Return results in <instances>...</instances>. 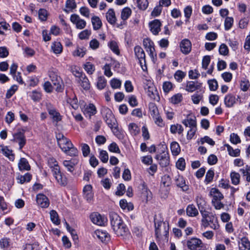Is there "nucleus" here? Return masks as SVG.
Segmentation results:
<instances>
[{"label":"nucleus","instance_id":"nucleus-15","mask_svg":"<svg viewBox=\"0 0 250 250\" xmlns=\"http://www.w3.org/2000/svg\"><path fill=\"white\" fill-rule=\"evenodd\" d=\"M115 233L117 236H121L125 240H128L131 237L130 233L125 224L120 227Z\"/></svg>","mask_w":250,"mask_h":250},{"label":"nucleus","instance_id":"nucleus-39","mask_svg":"<svg viewBox=\"0 0 250 250\" xmlns=\"http://www.w3.org/2000/svg\"><path fill=\"white\" fill-rule=\"evenodd\" d=\"M0 209L4 214L7 213L11 210L10 207L5 202L4 198L0 196Z\"/></svg>","mask_w":250,"mask_h":250},{"label":"nucleus","instance_id":"nucleus-9","mask_svg":"<svg viewBox=\"0 0 250 250\" xmlns=\"http://www.w3.org/2000/svg\"><path fill=\"white\" fill-rule=\"evenodd\" d=\"M90 219L92 223L98 226H104L107 223V219L99 213L94 212L90 215Z\"/></svg>","mask_w":250,"mask_h":250},{"label":"nucleus","instance_id":"nucleus-49","mask_svg":"<svg viewBox=\"0 0 250 250\" xmlns=\"http://www.w3.org/2000/svg\"><path fill=\"white\" fill-rule=\"evenodd\" d=\"M239 171L243 176L246 177V180L248 182H250V166L246 165L243 168L240 169Z\"/></svg>","mask_w":250,"mask_h":250},{"label":"nucleus","instance_id":"nucleus-10","mask_svg":"<svg viewBox=\"0 0 250 250\" xmlns=\"http://www.w3.org/2000/svg\"><path fill=\"white\" fill-rule=\"evenodd\" d=\"M81 110L83 114L86 116L91 119L92 116L95 115L97 113V110L96 106L92 103L85 104L82 108Z\"/></svg>","mask_w":250,"mask_h":250},{"label":"nucleus","instance_id":"nucleus-56","mask_svg":"<svg viewBox=\"0 0 250 250\" xmlns=\"http://www.w3.org/2000/svg\"><path fill=\"white\" fill-rule=\"evenodd\" d=\"M57 182L62 186H65L67 184V178L66 176L63 174L61 173L55 177Z\"/></svg>","mask_w":250,"mask_h":250},{"label":"nucleus","instance_id":"nucleus-60","mask_svg":"<svg viewBox=\"0 0 250 250\" xmlns=\"http://www.w3.org/2000/svg\"><path fill=\"white\" fill-rule=\"evenodd\" d=\"M81 146L83 156L84 157H88L90 153V148L89 146L87 144L84 143L82 144Z\"/></svg>","mask_w":250,"mask_h":250},{"label":"nucleus","instance_id":"nucleus-31","mask_svg":"<svg viewBox=\"0 0 250 250\" xmlns=\"http://www.w3.org/2000/svg\"><path fill=\"white\" fill-rule=\"evenodd\" d=\"M208 227H209L211 229L216 230L220 228V225L218 223L217 218L214 216H212L208 220Z\"/></svg>","mask_w":250,"mask_h":250},{"label":"nucleus","instance_id":"nucleus-55","mask_svg":"<svg viewBox=\"0 0 250 250\" xmlns=\"http://www.w3.org/2000/svg\"><path fill=\"white\" fill-rule=\"evenodd\" d=\"M234 20L232 17H227L224 21V28L225 30H229L233 24Z\"/></svg>","mask_w":250,"mask_h":250},{"label":"nucleus","instance_id":"nucleus-5","mask_svg":"<svg viewBox=\"0 0 250 250\" xmlns=\"http://www.w3.org/2000/svg\"><path fill=\"white\" fill-rule=\"evenodd\" d=\"M186 245L189 250H206V245L200 238L192 237L186 241Z\"/></svg>","mask_w":250,"mask_h":250},{"label":"nucleus","instance_id":"nucleus-41","mask_svg":"<svg viewBox=\"0 0 250 250\" xmlns=\"http://www.w3.org/2000/svg\"><path fill=\"white\" fill-rule=\"evenodd\" d=\"M240 88L241 90L246 92L250 88V83L246 78H242L240 82Z\"/></svg>","mask_w":250,"mask_h":250},{"label":"nucleus","instance_id":"nucleus-30","mask_svg":"<svg viewBox=\"0 0 250 250\" xmlns=\"http://www.w3.org/2000/svg\"><path fill=\"white\" fill-rule=\"evenodd\" d=\"M106 18L111 24H114L117 21L115 13L113 9H109L106 13Z\"/></svg>","mask_w":250,"mask_h":250},{"label":"nucleus","instance_id":"nucleus-46","mask_svg":"<svg viewBox=\"0 0 250 250\" xmlns=\"http://www.w3.org/2000/svg\"><path fill=\"white\" fill-rule=\"evenodd\" d=\"M149 112L151 117H153L160 114L159 110L155 104L150 103L148 104Z\"/></svg>","mask_w":250,"mask_h":250},{"label":"nucleus","instance_id":"nucleus-22","mask_svg":"<svg viewBox=\"0 0 250 250\" xmlns=\"http://www.w3.org/2000/svg\"><path fill=\"white\" fill-rule=\"evenodd\" d=\"M161 23L158 20H155L149 23L151 32L154 35H157L161 30Z\"/></svg>","mask_w":250,"mask_h":250},{"label":"nucleus","instance_id":"nucleus-26","mask_svg":"<svg viewBox=\"0 0 250 250\" xmlns=\"http://www.w3.org/2000/svg\"><path fill=\"white\" fill-rule=\"evenodd\" d=\"M141 197L143 201L147 202L152 198V193L150 190L145 185L142 189Z\"/></svg>","mask_w":250,"mask_h":250},{"label":"nucleus","instance_id":"nucleus-18","mask_svg":"<svg viewBox=\"0 0 250 250\" xmlns=\"http://www.w3.org/2000/svg\"><path fill=\"white\" fill-rule=\"evenodd\" d=\"M181 51L184 54H189L191 50V43L188 39L183 40L180 43Z\"/></svg>","mask_w":250,"mask_h":250},{"label":"nucleus","instance_id":"nucleus-12","mask_svg":"<svg viewBox=\"0 0 250 250\" xmlns=\"http://www.w3.org/2000/svg\"><path fill=\"white\" fill-rule=\"evenodd\" d=\"M49 76L57 91H61L62 90V81L60 76L54 71H49Z\"/></svg>","mask_w":250,"mask_h":250},{"label":"nucleus","instance_id":"nucleus-50","mask_svg":"<svg viewBox=\"0 0 250 250\" xmlns=\"http://www.w3.org/2000/svg\"><path fill=\"white\" fill-rule=\"evenodd\" d=\"M227 148L229 154L231 157H238L240 155V150L238 148L234 149L230 146L227 144L225 145Z\"/></svg>","mask_w":250,"mask_h":250},{"label":"nucleus","instance_id":"nucleus-23","mask_svg":"<svg viewBox=\"0 0 250 250\" xmlns=\"http://www.w3.org/2000/svg\"><path fill=\"white\" fill-rule=\"evenodd\" d=\"M182 123L189 128L197 127L196 117L192 115H188L186 119L183 120Z\"/></svg>","mask_w":250,"mask_h":250},{"label":"nucleus","instance_id":"nucleus-2","mask_svg":"<svg viewBox=\"0 0 250 250\" xmlns=\"http://www.w3.org/2000/svg\"><path fill=\"white\" fill-rule=\"evenodd\" d=\"M155 235L159 238L161 235H167L169 230L168 223L164 221L161 214L156 215L154 217Z\"/></svg>","mask_w":250,"mask_h":250},{"label":"nucleus","instance_id":"nucleus-7","mask_svg":"<svg viewBox=\"0 0 250 250\" xmlns=\"http://www.w3.org/2000/svg\"><path fill=\"white\" fill-rule=\"evenodd\" d=\"M144 88L147 96L151 99L156 101H159L160 97L158 91L151 81H146V83L145 84Z\"/></svg>","mask_w":250,"mask_h":250},{"label":"nucleus","instance_id":"nucleus-3","mask_svg":"<svg viewBox=\"0 0 250 250\" xmlns=\"http://www.w3.org/2000/svg\"><path fill=\"white\" fill-rule=\"evenodd\" d=\"M155 159L162 167H166L169 164V155L166 145L164 144L158 145Z\"/></svg>","mask_w":250,"mask_h":250},{"label":"nucleus","instance_id":"nucleus-14","mask_svg":"<svg viewBox=\"0 0 250 250\" xmlns=\"http://www.w3.org/2000/svg\"><path fill=\"white\" fill-rule=\"evenodd\" d=\"M36 200L37 205L42 208H47L49 206V200L43 194H38L36 195Z\"/></svg>","mask_w":250,"mask_h":250},{"label":"nucleus","instance_id":"nucleus-51","mask_svg":"<svg viewBox=\"0 0 250 250\" xmlns=\"http://www.w3.org/2000/svg\"><path fill=\"white\" fill-rule=\"evenodd\" d=\"M50 219L52 223L56 225H58L60 224L61 221L59 218V215L56 211L52 210L50 212Z\"/></svg>","mask_w":250,"mask_h":250},{"label":"nucleus","instance_id":"nucleus-37","mask_svg":"<svg viewBox=\"0 0 250 250\" xmlns=\"http://www.w3.org/2000/svg\"><path fill=\"white\" fill-rule=\"evenodd\" d=\"M48 111L49 115L53 119V121L58 122V121L61 120V116L60 114L56 111V109L53 108H48Z\"/></svg>","mask_w":250,"mask_h":250},{"label":"nucleus","instance_id":"nucleus-16","mask_svg":"<svg viewBox=\"0 0 250 250\" xmlns=\"http://www.w3.org/2000/svg\"><path fill=\"white\" fill-rule=\"evenodd\" d=\"M93 236L102 242H107L110 239L108 233L105 231L100 229L96 230L93 232Z\"/></svg>","mask_w":250,"mask_h":250},{"label":"nucleus","instance_id":"nucleus-4","mask_svg":"<svg viewBox=\"0 0 250 250\" xmlns=\"http://www.w3.org/2000/svg\"><path fill=\"white\" fill-rule=\"evenodd\" d=\"M209 195L212 197V203L215 209H220L224 207V205L221 202L224 196L217 188H212Z\"/></svg>","mask_w":250,"mask_h":250},{"label":"nucleus","instance_id":"nucleus-53","mask_svg":"<svg viewBox=\"0 0 250 250\" xmlns=\"http://www.w3.org/2000/svg\"><path fill=\"white\" fill-rule=\"evenodd\" d=\"M120 206L122 209L128 210H131L134 208L133 204L131 203H127V201L125 199L120 200Z\"/></svg>","mask_w":250,"mask_h":250},{"label":"nucleus","instance_id":"nucleus-40","mask_svg":"<svg viewBox=\"0 0 250 250\" xmlns=\"http://www.w3.org/2000/svg\"><path fill=\"white\" fill-rule=\"evenodd\" d=\"M183 100V97L181 93H177L173 95L169 99V102L173 104H180Z\"/></svg>","mask_w":250,"mask_h":250},{"label":"nucleus","instance_id":"nucleus-57","mask_svg":"<svg viewBox=\"0 0 250 250\" xmlns=\"http://www.w3.org/2000/svg\"><path fill=\"white\" fill-rule=\"evenodd\" d=\"M171 184V180L169 175H165L162 177L161 186L169 187Z\"/></svg>","mask_w":250,"mask_h":250},{"label":"nucleus","instance_id":"nucleus-47","mask_svg":"<svg viewBox=\"0 0 250 250\" xmlns=\"http://www.w3.org/2000/svg\"><path fill=\"white\" fill-rule=\"evenodd\" d=\"M51 50L56 54H61L62 51L61 43L60 42H54L51 45Z\"/></svg>","mask_w":250,"mask_h":250},{"label":"nucleus","instance_id":"nucleus-32","mask_svg":"<svg viewBox=\"0 0 250 250\" xmlns=\"http://www.w3.org/2000/svg\"><path fill=\"white\" fill-rule=\"evenodd\" d=\"M19 168L20 170H29L30 166L28 161L24 158H21L18 163Z\"/></svg>","mask_w":250,"mask_h":250},{"label":"nucleus","instance_id":"nucleus-29","mask_svg":"<svg viewBox=\"0 0 250 250\" xmlns=\"http://www.w3.org/2000/svg\"><path fill=\"white\" fill-rule=\"evenodd\" d=\"M0 149L2 154L8 159L13 161L15 158L14 155L11 149L8 148V146H0Z\"/></svg>","mask_w":250,"mask_h":250},{"label":"nucleus","instance_id":"nucleus-45","mask_svg":"<svg viewBox=\"0 0 250 250\" xmlns=\"http://www.w3.org/2000/svg\"><path fill=\"white\" fill-rule=\"evenodd\" d=\"M231 183L234 185H238L240 183V175L239 173L231 171L230 173Z\"/></svg>","mask_w":250,"mask_h":250},{"label":"nucleus","instance_id":"nucleus-1","mask_svg":"<svg viewBox=\"0 0 250 250\" xmlns=\"http://www.w3.org/2000/svg\"><path fill=\"white\" fill-rule=\"evenodd\" d=\"M56 137L58 144L61 150L66 154L69 156L75 155L77 149L73 146L71 142L61 133L56 134Z\"/></svg>","mask_w":250,"mask_h":250},{"label":"nucleus","instance_id":"nucleus-28","mask_svg":"<svg viewBox=\"0 0 250 250\" xmlns=\"http://www.w3.org/2000/svg\"><path fill=\"white\" fill-rule=\"evenodd\" d=\"M15 140L17 141L20 146V149H21L26 143V139L24 134L21 132H18L14 135Z\"/></svg>","mask_w":250,"mask_h":250},{"label":"nucleus","instance_id":"nucleus-8","mask_svg":"<svg viewBox=\"0 0 250 250\" xmlns=\"http://www.w3.org/2000/svg\"><path fill=\"white\" fill-rule=\"evenodd\" d=\"M110 220L111 226L114 232L118 230L120 227L125 224L121 217L116 213L110 214Z\"/></svg>","mask_w":250,"mask_h":250},{"label":"nucleus","instance_id":"nucleus-20","mask_svg":"<svg viewBox=\"0 0 250 250\" xmlns=\"http://www.w3.org/2000/svg\"><path fill=\"white\" fill-rule=\"evenodd\" d=\"M78 163V160L76 159H71L70 160H64L63 162L64 167L68 171L72 173L75 170L76 167Z\"/></svg>","mask_w":250,"mask_h":250},{"label":"nucleus","instance_id":"nucleus-58","mask_svg":"<svg viewBox=\"0 0 250 250\" xmlns=\"http://www.w3.org/2000/svg\"><path fill=\"white\" fill-rule=\"evenodd\" d=\"M40 249L39 243L34 242L32 244H26L24 247L23 250H40Z\"/></svg>","mask_w":250,"mask_h":250},{"label":"nucleus","instance_id":"nucleus-21","mask_svg":"<svg viewBox=\"0 0 250 250\" xmlns=\"http://www.w3.org/2000/svg\"><path fill=\"white\" fill-rule=\"evenodd\" d=\"M202 83L198 82L189 81L187 83L185 90L188 92H193L199 89Z\"/></svg>","mask_w":250,"mask_h":250},{"label":"nucleus","instance_id":"nucleus-6","mask_svg":"<svg viewBox=\"0 0 250 250\" xmlns=\"http://www.w3.org/2000/svg\"><path fill=\"white\" fill-rule=\"evenodd\" d=\"M136 58L138 60L140 65L144 71L147 70L146 61V54L143 49L139 45L135 46L134 48Z\"/></svg>","mask_w":250,"mask_h":250},{"label":"nucleus","instance_id":"nucleus-48","mask_svg":"<svg viewBox=\"0 0 250 250\" xmlns=\"http://www.w3.org/2000/svg\"><path fill=\"white\" fill-rule=\"evenodd\" d=\"M170 132L172 134L178 133L179 134H182L184 131L183 126L180 124L172 125L170 127Z\"/></svg>","mask_w":250,"mask_h":250},{"label":"nucleus","instance_id":"nucleus-13","mask_svg":"<svg viewBox=\"0 0 250 250\" xmlns=\"http://www.w3.org/2000/svg\"><path fill=\"white\" fill-rule=\"evenodd\" d=\"M77 102V98L75 95L73 98H70L67 100V103L69 104L70 106L72 107L71 113L76 120H78V112L77 111L78 104Z\"/></svg>","mask_w":250,"mask_h":250},{"label":"nucleus","instance_id":"nucleus-25","mask_svg":"<svg viewBox=\"0 0 250 250\" xmlns=\"http://www.w3.org/2000/svg\"><path fill=\"white\" fill-rule=\"evenodd\" d=\"M236 102V97L232 94H228L224 98V104L227 107H232Z\"/></svg>","mask_w":250,"mask_h":250},{"label":"nucleus","instance_id":"nucleus-34","mask_svg":"<svg viewBox=\"0 0 250 250\" xmlns=\"http://www.w3.org/2000/svg\"><path fill=\"white\" fill-rule=\"evenodd\" d=\"M187 214L189 217H195L198 214V211L193 204L189 205L186 209Z\"/></svg>","mask_w":250,"mask_h":250},{"label":"nucleus","instance_id":"nucleus-59","mask_svg":"<svg viewBox=\"0 0 250 250\" xmlns=\"http://www.w3.org/2000/svg\"><path fill=\"white\" fill-rule=\"evenodd\" d=\"M99 158L100 160L104 163H106L108 160V154L106 151L99 149Z\"/></svg>","mask_w":250,"mask_h":250},{"label":"nucleus","instance_id":"nucleus-36","mask_svg":"<svg viewBox=\"0 0 250 250\" xmlns=\"http://www.w3.org/2000/svg\"><path fill=\"white\" fill-rule=\"evenodd\" d=\"M170 150L173 156H177L181 152V147L179 144L175 141L171 142L170 144Z\"/></svg>","mask_w":250,"mask_h":250},{"label":"nucleus","instance_id":"nucleus-64","mask_svg":"<svg viewBox=\"0 0 250 250\" xmlns=\"http://www.w3.org/2000/svg\"><path fill=\"white\" fill-rule=\"evenodd\" d=\"M203 95L202 93H196L191 97V100L194 104H198L203 100Z\"/></svg>","mask_w":250,"mask_h":250},{"label":"nucleus","instance_id":"nucleus-44","mask_svg":"<svg viewBox=\"0 0 250 250\" xmlns=\"http://www.w3.org/2000/svg\"><path fill=\"white\" fill-rule=\"evenodd\" d=\"M108 46L112 51L113 53L117 55L120 53L118 43L115 41H111L108 43Z\"/></svg>","mask_w":250,"mask_h":250},{"label":"nucleus","instance_id":"nucleus-54","mask_svg":"<svg viewBox=\"0 0 250 250\" xmlns=\"http://www.w3.org/2000/svg\"><path fill=\"white\" fill-rule=\"evenodd\" d=\"M107 81L104 76H100L98 78L97 82V88L102 90L105 88L106 85Z\"/></svg>","mask_w":250,"mask_h":250},{"label":"nucleus","instance_id":"nucleus-63","mask_svg":"<svg viewBox=\"0 0 250 250\" xmlns=\"http://www.w3.org/2000/svg\"><path fill=\"white\" fill-rule=\"evenodd\" d=\"M137 3L138 8L142 10H145L148 6L147 0H137Z\"/></svg>","mask_w":250,"mask_h":250},{"label":"nucleus","instance_id":"nucleus-52","mask_svg":"<svg viewBox=\"0 0 250 250\" xmlns=\"http://www.w3.org/2000/svg\"><path fill=\"white\" fill-rule=\"evenodd\" d=\"M31 178L32 175L29 173H26L24 175L19 176L17 180L18 183L22 184L25 182H29Z\"/></svg>","mask_w":250,"mask_h":250},{"label":"nucleus","instance_id":"nucleus-62","mask_svg":"<svg viewBox=\"0 0 250 250\" xmlns=\"http://www.w3.org/2000/svg\"><path fill=\"white\" fill-rule=\"evenodd\" d=\"M111 87L113 89H118L121 86L122 81L117 78H113L110 81Z\"/></svg>","mask_w":250,"mask_h":250},{"label":"nucleus","instance_id":"nucleus-24","mask_svg":"<svg viewBox=\"0 0 250 250\" xmlns=\"http://www.w3.org/2000/svg\"><path fill=\"white\" fill-rule=\"evenodd\" d=\"M92 188L90 185L85 186L83 189L84 198L88 202H90L93 199V194L92 191Z\"/></svg>","mask_w":250,"mask_h":250},{"label":"nucleus","instance_id":"nucleus-17","mask_svg":"<svg viewBox=\"0 0 250 250\" xmlns=\"http://www.w3.org/2000/svg\"><path fill=\"white\" fill-rule=\"evenodd\" d=\"M200 210L202 215L201 226L205 229L208 228V220L214 215L205 209H201Z\"/></svg>","mask_w":250,"mask_h":250},{"label":"nucleus","instance_id":"nucleus-38","mask_svg":"<svg viewBox=\"0 0 250 250\" xmlns=\"http://www.w3.org/2000/svg\"><path fill=\"white\" fill-rule=\"evenodd\" d=\"M91 22L95 30L99 29L102 26V22L99 17L94 16L91 18Z\"/></svg>","mask_w":250,"mask_h":250},{"label":"nucleus","instance_id":"nucleus-33","mask_svg":"<svg viewBox=\"0 0 250 250\" xmlns=\"http://www.w3.org/2000/svg\"><path fill=\"white\" fill-rule=\"evenodd\" d=\"M11 245V240L9 238L3 237L0 239V247L4 250H9Z\"/></svg>","mask_w":250,"mask_h":250},{"label":"nucleus","instance_id":"nucleus-11","mask_svg":"<svg viewBox=\"0 0 250 250\" xmlns=\"http://www.w3.org/2000/svg\"><path fill=\"white\" fill-rule=\"evenodd\" d=\"M104 116V121L110 128L115 127L117 125V121L112 111L109 108H106Z\"/></svg>","mask_w":250,"mask_h":250},{"label":"nucleus","instance_id":"nucleus-43","mask_svg":"<svg viewBox=\"0 0 250 250\" xmlns=\"http://www.w3.org/2000/svg\"><path fill=\"white\" fill-rule=\"evenodd\" d=\"M131 14L132 10L129 7H125L121 11V18L123 21H126L129 18Z\"/></svg>","mask_w":250,"mask_h":250},{"label":"nucleus","instance_id":"nucleus-27","mask_svg":"<svg viewBox=\"0 0 250 250\" xmlns=\"http://www.w3.org/2000/svg\"><path fill=\"white\" fill-rule=\"evenodd\" d=\"M176 185L180 188L183 191H187L188 189V186L186 184L184 177L178 175L175 179Z\"/></svg>","mask_w":250,"mask_h":250},{"label":"nucleus","instance_id":"nucleus-42","mask_svg":"<svg viewBox=\"0 0 250 250\" xmlns=\"http://www.w3.org/2000/svg\"><path fill=\"white\" fill-rule=\"evenodd\" d=\"M128 130L133 136H137L140 133L139 127L134 123H130L128 125Z\"/></svg>","mask_w":250,"mask_h":250},{"label":"nucleus","instance_id":"nucleus-19","mask_svg":"<svg viewBox=\"0 0 250 250\" xmlns=\"http://www.w3.org/2000/svg\"><path fill=\"white\" fill-rule=\"evenodd\" d=\"M79 83L85 91H88L90 90V84L84 74L79 73Z\"/></svg>","mask_w":250,"mask_h":250},{"label":"nucleus","instance_id":"nucleus-61","mask_svg":"<svg viewBox=\"0 0 250 250\" xmlns=\"http://www.w3.org/2000/svg\"><path fill=\"white\" fill-rule=\"evenodd\" d=\"M186 75V73L181 70H177L174 75L175 79L178 82H181Z\"/></svg>","mask_w":250,"mask_h":250},{"label":"nucleus","instance_id":"nucleus-35","mask_svg":"<svg viewBox=\"0 0 250 250\" xmlns=\"http://www.w3.org/2000/svg\"><path fill=\"white\" fill-rule=\"evenodd\" d=\"M77 7V4L75 1V0H67L65 3V8L64 9V11L69 13L73 11V10L75 9Z\"/></svg>","mask_w":250,"mask_h":250}]
</instances>
